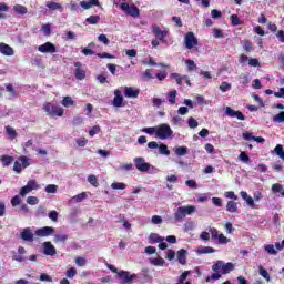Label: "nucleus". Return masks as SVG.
<instances>
[{"label": "nucleus", "instance_id": "1", "mask_svg": "<svg viewBox=\"0 0 284 284\" xmlns=\"http://www.w3.org/2000/svg\"><path fill=\"white\" fill-rule=\"evenodd\" d=\"M212 272L214 273L211 274V276L206 277V283H210L211 281H219L225 274L234 272V263H225L224 261H217L212 265Z\"/></svg>", "mask_w": 284, "mask_h": 284}, {"label": "nucleus", "instance_id": "2", "mask_svg": "<svg viewBox=\"0 0 284 284\" xmlns=\"http://www.w3.org/2000/svg\"><path fill=\"white\" fill-rule=\"evenodd\" d=\"M196 212V206L194 205H186V206H179L176 212L174 213L175 221H183L186 216H190Z\"/></svg>", "mask_w": 284, "mask_h": 284}, {"label": "nucleus", "instance_id": "3", "mask_svg": "<svg viewBox=\"0 0 284 284\" xmlns=\"http://www.w3.org/2000/svg\"><path fill=\"white\" fill-rule=\"evenodd\" d=\"M120 10L125 12L128 17H133V19H138V17H141V10H139V7L128 3V2H122L120 4Z\"/></svg>", "mask_w": 284, "mask_h": 284}, {"label": "nucleus", "instance_id": "4", "mask_svg": "<svg viewBox=\"0 0 284 284\" xmlns=\"http://www.w3.org/2000/svg\"><path fill=\"white\" fill-rule=\"evenodd\" d=\"M43 110L49 114V116H63L64 110L63 108L52 104L51 102H47L43 104Z\"/></svg>", "mask_w": 284, "mask_h": 284}, {"label": "nucleus", "instance_id": "5", "mask_svg": "<svg viewBox=\"0 0 284 284\" xmlns=\"http://www.w3.org/2000/svg\"><path fill=\"white\" fill-rule=\"evenodd\" d=\"M172 134H174V131H172V128H170L169 124L163 123L156 126L158 139L163 141L165 139H170Z\"/></svg>", "mask_w": 284, "mask_h": 284}, {"label": "nucleus", "instance_id": "6", "mask_svg": "<svg viewBox=\"0 0 284 284\" xmlns=\"http://www.w3.org/2000/svg\"><path fill=\"white\" fill-rule=\"evenodd\" d=\"M184 43L186 50H192V48H196V45H199V39L194 36V32L189 31L184 37Z\"/></svg>", "mask_w": 284, "mask_h": 284}, {"label": "nucleus", "instance_id": "7", "mask_svg": "<svg viewBox=\"0 0 284 284\" xmlns=\"http://www.w3.org/2000/svg\"><path fill=\"white\" fill-rule=\"evenodd\" d=\"M19 161H16L14 164H13V172H16L17 174H21V172L23 171V168H29L30 166V162L28 160V156L21 155L19 158Z\"/></svg>", "mask_w": 284, "mask_h": 284}, {"label": "nucleus", "instance_id": "8", "mask_svg": "<svg viewBox=\"0 0 284 284\" xmlns=\"http://www.w3.org/2000/svg\"><path fill=\"white\" fill-rule=\"evenodd\" d=\"M133 163L139 172H149L152 168V164L145 162V158H135Z\"/></svg>", "mask_w": 284, "mask_h": 284}, {"label": "nucleus", "instance_id": "9", "mask_svg": "<svg viewBox=\"0 0 284 284\" xmlns=\"http://www.w3.org/2000/svg\"><path fill=\"white\" fill-rule=\"evenodd\" d=\"M116 278H119L122 284H132L134 278H136V274H130L128 271H120Z\"/></svg>", "mask_w": 284, "mask_h": 284}, {"label": "nucleus", "instance_id": "10", "mask_svg": "<svg viewBox=\"0 0 284 284\" xmlns=\"http://www.w3.org/2000/svg\"><path fill=\"white\" fill-rule=\"evenodd\" d=\"M33 190H39V184H37V180H29L27 185L22 186L20 190V196H26L30 194Z\"/></svg>", "mask_w": 284, "mask_h": 284}, {"label": "nucleus", "instance_id": "11", "mask_svg": "<svg viewBox=\"0 0 284 284\" xmlns=\"http://www.w3.org/2000/svg\"><path fill=\"white\" fill-rule=\"evenodd\" d=\"M38 52L42 54H54L57 52V45L52 42H45L38 47Z\"/></svg>", "mask_w": 284, "mask_h": 284}, {"label": "nucleus", "instance_id": "12", "mask_svg": "<svg viewBox=\"0 0 284 284\" xmlns=\"http://www.w3.org/2000/svg\"><path fill=\"white\" fill-rule=\"evenodd\" d=\"M152 33L154 34L155 39H158V41H162L165 42V37H168V34H170L169 30H161V28L156 24L152 26Z\"/></svg>", "mask_w": 284, "mask_h": 284}, {"label": "nucleus", "instance_id": "13", "mask_svg": "<svg viewBox=\"0 0 284 284\" xmlns=\"http://www.w3.org/2000/svg\"><path fill=\"white\" fill-rule=\"evenodd\" d=\"M225 114L231 119H237L239 121H245V114L241 111H235L234 109L226 106Z\"/></svg>", "mask_w": 284, "mask_h": 284}, {"label": "nucleus", "instance_id": "14", "mask_svg": "<svg viewBox=\"0 0 284 284\" xmlns=\"http://www.w3.org/2000/svg\"><path fill=\"white\" fill-rule=\"evenodd\" d=\"M74 77L78 81H83L85 79V70H83V64L81 62H74Z\"/></svg>", "mask_w": 284, "mask_h": 284}, {"label": "nucleus", "instance_id": "15", "mask_svg": "<svg viewBox=\"0 0 284 284\" xmlns=\"http://www.w3.org/2000/svg\"><path fill=\"white\" fill-rule=\"evenodd\" d=\"M54 234V227L51 226H43L36 231V236L45 237L52 236Z\"/></svg>", "mask_w": 284, "mask_h": 284}, {"label": "nucleus", "instance_id": "16", "mask_svg": "<svg viewBox=\"0 0 284 284\" xmlns=\"http://www.w3.org/2000/svg\"><path fill=\"white\" fill-rule=\"evenodd\" d=\"M20 239H22V241H27L28 243H32L34 242V234L32 233L30 227H26L20 233Z\"/></svg>", "mask_w": 284, "mask_h": 284}, {"label": "nucleus", "instance_id": "17", "mask_svg": "<svg viewBox=\"0 0 284 284\" xmlns=\"http://www.w3.org/2000/svg\"><path fill=\"white\" fill-rule=\"evenodd\" d=\"M43 254H45V256H54L57 254V247L52 245V242L43 243Z\"/></svg>", "mask_w": 284, "mask_h": 284}, {"label": "nucleus", "instance_id": "18", "mask_svg": "<svg viewBox=\"0 0 284 284\" xmlns=\"http://www.w3.org/2000/svg\"><path fill=\"white\" fill-rule=\"evenodd\" d=\"M0 53L4 54V57H13L14 49H12V47H10L9 44L1 42L0 43Z\"/></svg>", "mask_w": 284, "mask_h": 284}, {"label": "nucleus", "instance_id": "19", "mask_svg": "<svg viewBox=\"0 0 284 284\" xmlns=\"http://www.w3.org/2000/svg\"><path fill=\"white\" fill-rule=\"evenodd\" d=\"M139 89L132 88V87H125L124 88V97H126L128 99H136L139 97Z\"/></svg>", "mask_w": 284, "mask_h": 284}, {"label": "nucleus", "instance_id": "20", "mask_svg": "<svg viewBox=\"0 0 284 284\" xmlns=\"http://www.w3.org/2000/svg\"><path fill=\"white\" fill-rule=\"evenodd\" d=\"M113 106L114 108H123V95H121V91H114Z\"/></svg>", "mask_w": 284, "mask_h": 284}, {"label": "nucleus", "instance_id": "21", "mask_svg": "<svg viewBox=\"0 0 284 284\" xmlns=\"http://www.w3.org/2000/svg\"><path fill=\"white\" fill-rule=\"evenodd\" d=\"M178 262L180 265H185L187 263V251L185 248L178 251Z\"/></svg>", "mask_w": 284, "mask_h": 284}, {"label": "nucleus", "instance_id": "22", "mask_svg": "<svg viewBox=\"0 0 284 284\" xmlns=\"http://www.w3.org/2000/svg\"><path fill=\"white\" fill-rule=\"evenodd\" d=\"M4 130L9 141H14V139L19 136V134L17 133V130H14V128L10 125L4 126Z\"/></svg>", "mask_w": 284, "mask_h": 284}, {"label": "nucleus", "instance_id": "23", "mask_svg": "<svg viewBox=\"0 0 284 284\" xmlns=\"http://www.w3.org/2000/svg\"><path fill=\"white\" fill-rule=\"evenodd\" d=\"M0 161L2 162L3 168H8V165L14 163V158L12 155H1Z\"/></svg>", "mask_w": 284, "mask_h": 284}, {"label": "nucleus", "instance_id": "24", "mask_svg": "<svg viewBox=\"0 0 284 284\" xmlns=\"http://www.w3.org/2000/svg\"><path fill=\"white\" fill-rule=\"evenodd\" d=\"M226 211L231 214H236V212H239V205L234 201H229L226 204Z\"/></svg>", "mask_w": 284, "mask_h": 284}, {"label": "nucleus", "instance_id": "25", "mask_svg": "<svg viewBox=\"0 0 284 284\" xmlns=\"http://www.w3.org/2000/svg\"><path fill=\"white\" fill-rule=\"evenodd\" d=\"M241 196L244 201H246L247 205H250V207H254V199H252V196L247 195V192L245 191H241Z\"/></svg>", "mask_w": 284, "mask_h": 284}, {"label": "nucleus", "instance_id": "26", "mask_svg": "<svg viewBox=\"0 0 284 284\" xmlns=\"http://www.w3.org/2000/svg\"><path fill=\"white\" fill-rule=\"evenodd\" d=\"M272 153L275 152V154L282 159V161H284V150H283V145L282 144H277L273 151H271Z\"/></svg>", "mask_w": 284, "mask_h": 284}, {"label": "nucleus", "instance_id": "27", "mask_svg": "<svg viewBox=\"0 0 284 284\" xmlns=\"http://www.w3.org/2000/svg\"><path fill=\"white\" fill-rule=\"evenodd\" d=\"M272 192H274V194L281 193L282 196L284 197L283 184H278V183L273 184V185H272Z\"/></svg>", "mask_w": 284, "mask_h": 284}, {"label": "nucleus", "instance_id": "28", "mask_svg": "<svg viewBox=\"0 0 284 284\" xmlns=\"http://www.w3.org/2000/svg\"><path fill=\"white\" fill-rule=\"evenodd\" d=\"M13 10L17 12V14H28V8H26V6L16 4Z\"/></svg>", "mask_w": 284, "mask_h": 284}, {"label": "nucleus", "instance_id": "29", "mask_svg": "<svg viewBox=\"0 0 284 284\" xmlns=\"http://www.w3.org/2000/svg\"><path fill=\"white\" fill-rule=\"evenodd\" d=\"M85 21L90 26H97V23H99L101 21V17L100 16H91V17L87 18Z\"/></svg>", "mask_w": 284, "mask_h": 284}, {"label": "nucleus", "instance_id": "30", "mask_svg": "<svg viewBox=\"0 0 284 284\" xmlns=\"http://www.w3.org/2000/svg\"><path fill=\"white\" fill-rule=\"evenodd\" d=\"M149 240L151 241V243H161L163 242L165 239H163L162 236H160L156 233H151L149 236Z\"/></svg>", "mask_w": 284, "mask_h": 284}, {"label": "nucleus", "instance_id": "31", "mask_svg": "<svg viewBox=\"0 0 284 284\" xmlns=\"http://www.w3.org/2000/svg\"><path fill=\"white\" fill-rule=\"evenodd\" d=\"M151 264L155 265V267H163L165 265V260H163V257L152 258Z\"/></svg>", "mask_w": 284, "mask_h": 284}, {"label": "nucleus", "instance_id": "32", "mask_svg": "<svg viewBox=\"0 0 284 284\" xmlns=\"http://www.w3.org/2000/svg\"><path fill=\"white\" fill-rule=\"evenodd\" d=\"M119 223H122V225H123V227H124L125 230H132V224L126 221L125 215H121V214H120V221H119Z\"/></svg>", "mask_w": 284, "mask_h": 284}, {"label": "nucleus", "instance_id": "33", "mask_svg": "<svg viewBox=\"0 0 284 284\" xmlns=\"http://www.w3.org/2000/svg\"><path fill=\"white\" fill-rule=\"evenodd\" d=\"M57 190H59V186H57V184H48L45 186L47 194H57Z\"/></svg>", "mask_w": 284, "mask_h": 284}, {"label": "nucleus", "instance_id": "34", "mask_svg": "<svg viewBox=\"0 0 284 284\" xmlns=\"http://www.w3.org/2000/svg\"><path fill=\"white\" fill-rule=\"evenodd\" d=\"M230 19L232 26H243V21H241L237 14H232Z\"/></svg>", "mask_w": 284, "mask_h": 284}, {"label": "nucleus", "instance_id": "35", "mask_svg": "<svg viewBox=\"0 0 284 284\" xmlns=\"http://www.w3.org/2000/svg\"><path fill=\"white\" fill-rule=\"evenodd\" d=\"M112 190H125V187H128V185L123 182H113L111 184Z\"/></svg>", "mask_w": 284, "mask_h": 284}, {"label": "nucleus", "instance_id": "36", "mask_svg": "<svg viewBox=\"0 0 284 284\" xmlns=\"http://www.w3.org/2000/svg\"><path fill=\"white\" fill-rule=\"evenodd\" d=\"M216 241H217V243H220V245H227V243H230V239H227L226 236H224L223 233H221L220 235H217Z\"/></svg>", "mask_w": 284, "mask_h": 284}, {"label": "nucleus", "instance_id": "37", "mask_svg": "<svg viewBox=\"0 0 284 284\" xmlns=\"http://www.w3.org/2000/svg\"><path fill=\"white\" fill-rule=\"evenodd\" d=\"M175 154L178 156H185L187 154V146H179L175 149Z\"/></svg>", "mask_w": 284, "mask_h": 284}, {"label": "nucleus", "instance_id": "38", "mask_svg": "<svg viewBox=\"0 0 284 284\" xmlns=\"http://www.w3.org/2000/svg\"><path fill=\"white\" fill-rule=\"evenodd\" d=\"M62 105L64 108H70V105H74V100L71 97H64L62 100Z\"/></svg>", "mask_w": 284, "mask_h": 284}, {"label": "nucleus", "instance_id": "39", "mask_svg": "<svg viewBox=\"0 0 284 284\" xmlns=\"http://www.w3.org/2000/svg\"><path fill=\"white\" fill-rule=\"evenodd\" d=\"M88 181L90 185H93V187H99V180H97V175L94 174L89 175Z\"/></svg>", "mask_w": 284, "mask_h": 284}, {"label": "nucleus", "instance_id": "40", "mask_svg": "<svg viewBox=\"0 0 284 284\" xmlns=\"http://www.w3.org/2000/svg\"><path fill=\"white\" fill-rule=\"evenodd\" d=\"M168 97H169V103H171V105H174V103H176V90L169 92Z\"/></svg>", "mask_w": 284, "mask_h": 284}, {"label": "nucleus", "instance_id": "41", "mask_svg": "<svg viewBox=\"0 0 284 284\" xmlns=\"http://www.w3.org/2000/svg\"><path fill=\"white\" fill-rule=\"evenodd\" d=\"M264 250L272 256H276V254H278V252L276 251V248H274V245L272 244L264 246Z\"/></svg>", "mask_w": 284, "mask_h": 284}, {"label": "nucleus", "instance_id": "42", "mask_svg": "<svg viewBox=\"0 0 284 284\" xmlns=\"http://www.w3.org/2000/svg\"><path fill=\"white\" fill-rule=\"evenodd\" d=\"M160 154H164L165 156H170V151L168 150V145L160 144L159 146Z\"/></svg>", "mask_w": 284, "mask_h": 284}, {"label": "nucleus", "instance_id": "43", "mask_svg": "<svg viewBox=\"0 0 284 284\" xmlns=\"http://www.w3.org/2000/svg\"><path fill=\"white\" fill-rule=\"evenodd\" d=\"M185 64H186L189 72L196 70V63L194 62V60H186Z\"/></svg>", "mask_w": 284, "mask_h": 284}, {"label": "nucleus", "instance_id": "44", "mask_svg": "<svg viewBox=\"0 0 284 284\" xmlns=\"http://www.w3.org/2000/svg\"><path fill=\"white\" fill-rule=\"evenodd\" d=\"M209 232L211 234L212 241H216L219 239L220 234L216 227H211Z\"/></svg>", "mask_w": 284, "mask_h": 284}, {"label": "nucleus", "instance_id": "45", "mask_svg": "<svg viewBox=\"0 0 284 284\" xmlns=\"http://www.w3.org/2000/svg\"><path fill=\"white\" fill-rule=\"evenodd\" d=\"M151 223H153V225H161V223H163V217H161V215H153L151 217Z\"/></svg>", "mask_w": 284, "mask_h": 284}, {"label": "nucleus", "instance_id": "46", "mask_svg": "<svg viewBox=\"0 0 284 284\" xmlns=\"http://www.w3.org/2000/svg\"><path fill=\"white\" fill-rule=\"evenodd\" d=\"M47 8L49 10H61L62 7L58 2H47Z\"/></svg>", "mask_w": 284, "mask_h": 284}, {"label": "nucleus", "instance_id": "47", "mask_svg": "<svg viewBox=\"0 0 284 284\" xmlns=\"http://www.w3.org/2000/svg\"><path fill=\"white\" fill-rule=\"evenodd\" d=\"M98 41H100V43H103L104 45H110V39H108V36L103 33L98 37Z\"/></svg>", "mask_w": 284, "mask_h": 284}, {"label": "nucleus", "instance_id": "48", "mask_svg": "<svg viewBox=\"0 0 284 284\" xmlns=\"http://www.w3.org/2000/svg\"><path fill=\"white\" fill-rule=\"evenodd\" d=\"M248 65H251V68H261V62L256 58H251L248 60Z\"/></svg>", "mask_w": 284, "mask_h": 284}, {"label": "nucleus", "instance_id": "49", "mask_svg": "<svg viewBox=\"0 0 284 284\" xmlns=\"http://www.w3.org/2000/svg\"><path fill=\"white\" fill-rule=\"evenodd\" d=\"M101 132V126L94 125L89 130V136H94L95 134H99Z\"/></svg>", "mask_w": 284, "mask_h": 284}, {"label": "nucleus", "instance_id": "50", "mask_svg": "<svg viewBox=\"0 0 284 284\" xmlns=\"http://www.w3.org/2000/svg\"><path fill=\"white\" fill-rule=\"evenodd\" d=\"M220 90L221 92H227L229 90H232V84H230V82H222Z\"/></svg>", "mask_w": 284, "mask_h": 284}, {"label": "nucleus", "instance_id": "51", "mask_svg": "<svg viewBox=\"0 0 284 284\" xmlns=\"http://www.w3.org/2000/svg\"><path fill=\"white\" fill-rule=\"evenodd\" d=\"M75 143L79 148H85V145H88V139L79 138L75 140Z\"/></svg>", "mask_w": 284, "mask_h": 284}, {"label": "nucleus", "instance_id": "52", "mask_svg": "<svg viewBox=\"0 0 284 284\" xmlns=\"http://www.w3.org/2000/svg\"><path fill=\"white\" fill-rule=\"evenodd\" d=\"M171 79H175L178 85H183V80H184V79H183V75L180 77L179 73H172V74H171Z\"/></svg>", "mask_w": 284, "mask_h": 284}, {"label": "nucleus", "instance_id": "53", "mask_svg": "<svg viewBox=\"0 0 284 284\" xmlns=\"http://www.w3.org/2000/svg\"><path fill=\"white\" fill-rule=\"evenodd\" d=\"M75 275H77V268L71 267L67 270V273H65L67 278H74Z\"/></svg>", "mask_w": 284, "mask_h": 284}, {"label": "nucleus", "instance_id": "54", "mask_svg": "<svg viewBox=\"0 0 284 284\" xmlns=\"http://www.w3.org/2000/svg\"><path fill=\"white\" fill-rule=\"evenodd\" d=\"M27 203L29 205H39V197H37V196H29V197H27Z\"/></svg>", "mask_w": 284, "mask_h": 284}, {"label": "nucleus", "instance_id": "55", "mask_svg": "<svg viewBox=\"0 0 284 284\" xmlns=\"http://www.w3.org/2000/svg\"><path fill=\"white\" fill-rule=\"evenodd\" d=\"M258 270H260V274L263 276V278H265L267 282H270L271 281L270 273H267V271L265 268H263V266H260Z\"/></svg>", "mask_w": 284, "mask_h": 284}, {"label": "nucleus", "instance_id": "56", "mask_svg": "<svg viewBox=\"0 0 284 284\" xmlns=\"http://www.w3.org/2000/svg\"><path fill=\"white\" fill-rule=\"evenodd\" d=\"M243 48H244L245 52H252V50H253L252 41L244 40Z\"/></svg>", "mask_w": 284, "mask_h": 284}, {"label": "nucleus", "instance_id": "57", "mask_svg": "<svg viewBox=\"0 0 284 284\" xmlns=\"http://www.w3.org/2000/svg\"><path fill=\"white\" fill-rule=\"evenodd\" d=\"M11 205L12 207H17V205H21V197L19 195H14L11 199Z\"/></svg>", "mask_w": 284, "mask_h": 284}, {"label": "nucleus", "instance_id": "58", "mask_svg": "<svg viewBox=\"0 0 284 284\" xmlns=\"http://www.w3.org/2000/svg\"><path fill=\"white\" fill-rule=\"evenodd\" d=\"M213 37H215V39H223L225 36H223V30L214 28Z\"/></svg>", "mask_w": 284, "mask_h": 284}, {"label": "nucleus", "instance_id": "59", "mask_svg": "<svg viewBox=\"0 0 284 284\" xmlns=\"http://www.w3.org/2000/svg\"><path fill=\"white\" fill-rule=\"evenodd\" d=\"M142 132H144L145 134H155L156 135V126H151V128H144L142 129Z\"/></svg>", "mask_w": 284, "mask_h": 284}, {"label": "nucleus", "instance_id": "60", "mask_svg": "<svg viewBox=\"0 0 284 284\" xmlns=\"http://www.w3.org/2000/svg\"><path fill=\"white\" fill-rule=\"evenodd\" d=\"M68 241V235L67 234H58L55 235V242L57 243H65Z\"/></svg>", "mask_w": 284, "mask_h": 284}, {"label": "nucleus", "instance_id": "61", "mask_svg": "<svg viewBox=\"0 0 284 284\" xmlns=\"http://www.w3.org/2000/svg\"><path fill=\"white\" fill-rule=\"evenodd\" d=\"M85 193L83 192V193H80V194H78V195H74L73 197H72V201H75V203H81V201H83L84 199H85Z\"/></svg>", "mask_w": 284, "mask_h": 284}, {"label": "nucleus", "instance_id": "62", "mask_svg": "<svg viewBox=\"0 0 284 284\" xmlns=\"http://www.w3.org/2000/svg\"><path fill=\"white\" fill-rule=\"evenodd\" d=\"M6 90L11 94V97H17V91L14 90V87L12 84H7Z\"/></svg>", "mask_w": 284, "mask_h": 284}, {"label": "nucleus", "instance_id": "63", "mask_svg": "<svg viewBox=\"0 0 284 284\" xmlns=\"http://www.w3.org/2000/svg\"><path fill=\"white\" fill-rule=\"evenodd\" d=\"M239 159L242 160L243 163H250V155L245 152H241Z\"/></svg>", "mask_w": 284, "mask_h": 284}, {"label": "nucleus", "instance_id": "64", "mask_svg": "<svg viewBox=\"0 0 284 284\" xmlns=\"http://www.w3.org/2000/svg\"><path fill=\"white\" fill-rule=\"evenodd\" d=\"M189 128L194 129V128H199V122L196 121V119L194 118H189Z\"/></svg>", "mask_w": 284, "mask_h": 284}]
</instances>
